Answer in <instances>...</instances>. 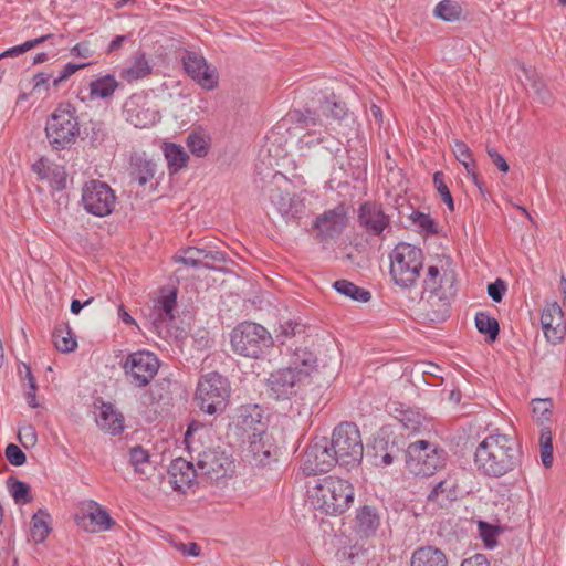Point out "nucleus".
<instances>
[{"instance_id":"nucleus-22","label":"nucleus","mask_w":566,"mask_h":566,"mask_svg":"<svg viewBox=\"0 0 566 566\" xmlns=\"http://www.w3.org/2000/svg\"><path fill=\"white\" fill-rule=\"evenodd\" d=\"M541 324L546 339L557 344L564 338L563 311L557 303L548 304L542 313Z\"/></svg>"},{"instance_id":"nucleus-34","label":"nucleus","mask_w":566,"mask_h":566,"mask_svg":"<svg viewBox=\"0 0 566 566\" xmlns=\"http://www.w3.org/2000/svg\"><path fill=\"white\" fill-rule=\"evenodd\" d=\"M52 337L55 348L61 353H70L77 347L76 338L69 324L64 323L56 326Z\"/></svg>"},{"instance_id":"nucleus-59","label":"nucleus","mask_w":566,"mask_h":566,"mask_svg":"<svg viewBox=\"0 0 566 566\" xmlns=\"http://www.w3.org/2000/svg\"><path fill=\"white\" fill-rule=\"evenodd\" d=\"M130 463L134 465L135 470L138 471L139 467L144 463H147L149 460L148 452L140 446L133 447L129 451Z\"/></svg>"},{"instance_id":"nucleus-23","label":"nucleus","mask_w":566,"mask_h":566,"mask_svg":"<svg viewBox=\"0 0 566 566\" xmlns=\"http://www.w3.org/2000/svg\"><path fill=\"white\" fill-rule=\"evenodd\" d=\"M170 475V483L175 491L186 492L195 482L199 474L198 468L195 469L193 464L182 458L175 459L168 469Z\"/></svg>"},{"instance_id":"nucleus-45","label":"nucleus","mask_w":566,"mask_h":566,"mask_svg":"<svg viewBox=\"0 0 566 566\" xmlns=\"http://www.w3.org/2000/svg\"><path fill=\"white\" fill-rule=\"evenodd\" d=\"M400 423L410 432H418L423 424V416L412 409L401 410L398 417Z\"/></svg>"},{"instance_id":"nucleus-29","label":"nucleus","mask_w":566,"mask_h":566,"mask_svg":"<svg viewBox=\"0 0 566 566\" xmlns=\"http://www.w3.org/2000/svg\"><path fill=\"white\" fill-rule=\"evenodd\" d=\"M177 304V292L176 290L169 291L168 294L163 295L156 303L154 311H155V319L153 324L156 328H159V326L164 323H170L175 318V307Z\"/></svg>"},{"instance_id":"nucleus-62","label":"nucleus","mask_w":566,"mask_h":566,"mask_svg":"<svg viewBox=\"0 0 566 566\" xmlns=\"http://www.w3.org/2000/svg\"><path fill=\"white\" fill-rule=\"evenodd\" d=\"M71 52L82 59H88L93 55V50L90 46L88 41H83L74 45Z\"/></svg>"},{"instance_id":"nucleus-26","label":"nucleus","mask_w":566,"mask_h":566,"mask_svg":"<svg viewBox=\"0 0 566 566\" xmlns=\"http://www.w3.org/2000/svg\"><path fill=\"white\" fill-rule=\"evenodd\" d=\"M157 165L153 160L140 155L132 157L129 169V177L132 181H136L138 185L145 186L155 177Z\"/></svg>"},{"instance_id":"nucleus-21","label":"nucleus","mask_w":566,"mask_h":566,"mask_svg":"<svg viewBox=\"0 0 566 566\" xmlns=\"http://www.w3.org/2000/svg\"><path fill=\"white\" fill-rule=\"evenodd\" d=\"M145 97L133 95L126 99L123 106L125 119L137 128H145L156 122V113L146 106Z\"/></svg>"},{"instance_id":"nucleus-54","label":"nucleus","mask_w":566,"mask_h":566,"mask_svg":"<svg viewBox=\"0 0 566 566\" xmlns=\"http://www.w3.org/2000/svg\"><path fill=\"white\" fill-rule=\"evenodd\" d=\"M90 132L87 133L90 143L94 147L101 146L107 138V128L103 122H91Z\"/></svg>"},{"instance_id":"nucleus-36","label":"nucleus","mask_w":566,"mask_h":566,"mask_svg":"<svg viewBox=\"0 0 566 566\" xmlns=\"http://www.w3.org/2000/svg\"><path fill=\"white\" fill-rule=\"evenodd\" d=\"M522 72L526 80L528 81V85L534 91L535 96L542 104H551L553 102V95L548 91L545 82L532 70L522 66Z\"/></svg>"},{"instance_id":"nucleus-52","label":"nucleus","mask_w":566,"mask_h":566,"mask_svg":"<svg viewBox=\"0 0 566 566\" xmlns=\"http://www.w3.org/2000/svg\"><path fill=\"white\" fill-rule=\"evenodd\" d=\"M51 36H52V34H45V35L39 36L36 39L25 41L24 43H22L20 45L10 48L7 51H4L3 53H0V60L4 56H18L31 49H34L35 46L43 43Z\"/></svg>"},{"instance_id":"nucleus-49","label":"nucleus","mask_w":566,"mask_h":566,"mask_svg":"<svg viewBox=\"0 0 566 566\" xmlns=\"http://www.w3.org/2000/svg\"><path fill=\"white\" fill-rule=\"evenodd\" d=\"M202 263L201 268L214 270V263H227L229 258L228 255L219 250H212L209 247H203V252L201 256Z\"/></svg>"},{"instance_id":"nucleus-24","label":"nucleus","mask_w":566,"mask_h":566,"mask_svg":"<svg viewBox=\"0 0 566 566\" xmlns=\"http://www.w3.org/2000/svg\"><path fill=\"white\" fill-rule=\"evenodd\" d=\"M237 426L248 434L249 439L266 433L262 409L256 405L241 407Z\"/></svg>"},{"instance_id":"nucleus-16","label":"nucleus","mask_w":566,"mask_h":566,"mask_svg":"<svg viewBox=\"0 0 566 566\" xmlns=\"http://www.w3.org/2000/svg\"><path fill=\"white\" fill-rule=\"evenodd\" d=\"M337 460L328 440L323 439L307 447L303 455L302 469L307 475H315L318 473L328 472Z\"/></svg>"},{"instance_id":"nucleus-47","label":"nucleus","mask_w":566,"mask_h":566,"mask_svg":"<svg viewBox=\"0 0 566 566\" xmlns=\"http://www.w3.org/2000/svg\"><path fill=\"white\" fill-rule=\"evenodd\" d=\"M433 184L438 191V193L441 197V200L447 205L450 211H454V202L452 195L449 190V187L447 186L444 181V175L442 171H437L433 175Z\"/></svg>"},{"instance_id":"nucleus-56","label":"nucleus","mask_w":566,"mask_h":566,"mask_svg":"<svg viewBox=\"0 0 566 566\" xmlns=\"http://www.w3.org/2000/svg\"><path fill=\"white\" fill-rule=\"evenodd\" d=\"M6 457L10 464L20 467L27 461L25 453L14 443H10L6 448Z\"/></svg>"},{"instance_id":"nucleus-28","label":"nucleus","mask_w":566,"mask_h":566,"mask_svg":"<svg viewBox=\"0 0 566 566\" xmlns=\"http://www.w3.org/2000/svg\"><path fill=\"white\" fill-rule=\"evenodd\" d=\"M97 424L102 430L116 436L124 430V417L112 403H103L97 418Z\"/></svg>"},{"instance_id":"nucleus-30","label":"nucleus","mask_w":566,"mask_h":566,"mask_svg":"<svg viewBox=\"0 0 566 566\" xmlns=\"http://www.w3.org/2000/svg\"><path fill=\"white\" fill-rule=\"evenodd\" d=\"M86 518L91 522L92 532L106 531L115 524L108 512L94 501L90 503V512L82 517L83 521Z\"/></svg>"},{"instance_id":"nucleus-25","label":"nucleus","mask_w":566,"mask_h":566,"mask_svg":"<svg viewBox=\"0 0 566 566\" xmlns=\"http://www.w3.org/2000/svg\"><path fill=\"white\" fill-rule=\"evenodd\" d=\"M410 566H449V560L442 549L426 545L413 551Z\"/></svg>"},{"instance_id":"nucleus-32","label":"nucleus","mask_w":566,"mask_h":566,"mask_svg":"<svg viewBox=\"0 0 566 566\" xmlns=\"http://www.w3.org/2000/svg\"><path fill=\"white\" fill-rule=\"evenodd\" d=\"M163 150L170 174H176L187 166L189 156L182 146L174 143H165Z\"/></svg>"},{"instance_id":"nucleus-57","label":"nucleus","mask_w":566,"mask_h":566,"mask_svg":"<svg viewBox=\"0 0 566 566\" xmlns=\"http://www.w3.org/2000/svg\"><path fill=\"white\" fill-rule=\"evenodd\" d=\"M18 437L24 448L33 447L38 441L35 429L31 424L20 428Z\"/></svg>"},{"instance_id":"nucleus-44","label":"nucleus","mask_w":566,"mask_h":566,"mask_svg":"<svg viewBox=\"0 0 566 566\" xmlns=\"http://www.w3.org/2000/svg\"><path fill=\"white\" fill-rule=\"evenodd\" d=\"M357 522L364 532H374L379 525V517L370 506H363L357 513Z\"/></svg>"},{"instance_id":"nucleus-4","label":"nucleus","mask_w":566,"mask_h":566,"mask_svg":"<svg viewBox=\"0 0 566 566\" xmlns=\"http://www.w3.org/2000/svg\"><path fill=\"white\" fill-rule=\"evenodd\" d=\"M232 350L243 357L259 359L273 346L271 334L260 324L243 322L231 332Z\"/></svg>"},{"instance_id":"nucleus-46","label":"nucleus","mask_w":566,"mask_h":566,"mask_svg":"<svg viewBox=\"0 0 566 566\" xmlns=\"http://www.w3.org/2000/svg\"><path fill=\"white\" fill-rule=\"evenodd\" d=\"M203 248L199 247H188L181 251L179 255L175 256L176 262H181L187 266H191L195 269L201 268V256H202Z\"/></svg>"},{"instance_id":"nucleus-5","label":"nucleus","mask_w":566,"mask_h":566,"mask_svg":"<svg viewBox=\"0 0 566 566\" xmlns=\"http://www.w3.org/2000/svg\"><path fill=\"white\" fill-rule=\"evenodd\" d=\"M390 275L401 287H411L420 276L423 252L410 243H398L390 253Z\"/></svg>"},{"instance_id":"nucleus-11","label":"nucleus","mask_w":566,"mask_h":566,"mask_svg":"<svg viewBox=\"0 0 566 566\" xmlns=\"http://www.w3.org/2000/svg\"><path fill=\"white\" fill-rule=\"evenodd\" d=\"M353 501L354 488L344 479L329 475L317 485L316 502L326 514H343Z\"/></svg>"},{"instance_id":"nucleus-18","label":"nucleus","mask_w":566,"mask_h":566,"mask_svg":"<svg viewBox=\"0 0 566 566\" xmlns=\"http://www.w3.org/2000/svg\"><path fill=\"white\" fill-rule=\"evenodd\" d=\"M186 73L202 88L213 90L218 84L214 69H211L206 59L195 52H187L182 57Z\"/></svg>"},{"instance_id":"nucleus-53","label":"nucleus","mask_w":566,"mask_h":566,"mask_svg":"<svg viewBox=\"0 0 566 566\" xmlns=\"http://www.w3.org/2000/svg\"><path fill=\"white\" fill-rule=\"evenodd\" d=\"M186 144L192 155L197 157H205L208 153V143L200 134L190 133L187 136Z\"/></svg>"},{"instance_id":"nucleus-35","label":"nucleus","mask_w":566,"mask_h":566,"mask_svg":"<svg viewBox=\"0 0 566 566\" xmlns=\"http://www.w3.org/2000/svg\"><path fill=\"white\" fill-rule=\"evenodd\" d=\"M318 111L327 119L342 120L347 115L346 105L336 99L335 95L324 96L319 101Z\"/></svg>"},{"instance_id":"nucleus-19","label":"nucleus","mask_w":566,"mask_h":566,"mask_svg":"<svg viewBox=\"0 0 566 566\" xmlns=\"http://www.w3.org/2000/svg\"><path fill=\"white\" fill-rule=\"evenodd\" d=\"M248 453L253 465L266 467L277 461L279 448L272 434L266 432L249 439Z\"/></svg>"},{"instance_id":"nucleus-58","label":"nucleus","mask_w":566,"mask_h":566,"mask_svg":"<svg viewBox=\"0 0 566 566\" xmlns=\"http://www.w3.org/2000/svg\"><path fill=\"white\" fill-rule=\"evenodd\" d=\"M505 292L506 284L502 279H496L488 285V294L496 303H500L503 300Z\"/></svg>"},{"instance_id":"nucleus-10","label":"nucleus","mask_w":566,"mask_h":566,"mask_svg":"<svg viewBox=\"0 0 566 566\" xmlns=\"http://www.w3.org/2000/svg\"><path fill=\"white\" fill-rule=\"evenodd\" d=\"M406 467L417 476H430L444 467L447 453L444 449L427 440H417L406 450Z\"/></svg>"},{"instance_id":"nucleus-63","label":"nucleus","mask_w":566,"mask_h":566,"mask_svg":"<svg viewBox=\"0 0 566 566\" xmlns=\"http://www.w3.org/2000/svg\"><path fill=\"white\" fill-rule=\"evenodd\" d=\"M52 77V74L40 72L33 76V90H40L44 87L45 91L49 88V81Z\"/></svg>"},{"instance_id":"nucleus-1","label":"nucleus","mask_w":566,"mask_h":566,"mask_svg":"<svg viewBox=\"0 0 566 566\" xmlns=\"http://www.w3.org/2000/svg\"><path fill=\"white\" fill-rule=\"evenodd\" d=\"M522 451L514 438L507 434H489L476 447L474 464L480 474L499 479L521 464Z\"/></svg>"},{"instance_id":"nucleus-7","label":"nucleus","mask_w":566,"mask_h":566,"mask_svg":"<svg viewBox=\"0 0 566 566\" xmlns=\"http://www.w3.org/2000/svg\"><path fill=\"white\" fill-rule=\"evenodd\" d=\"M230 392L229 380L221 374L211 371L200 377L195 399L201 411L217 415L226 410Z\"/></svg>"},{"instance_id":"nucleus-37","label":"nucleus","mask_w":566,"mask_h":566,"mask_svg":"<svg viewBox=\"0 0 566 566\" xmlns=\"http://www.w3.org/2000/svg\"><path fill=\"white\" fill-rule=\"evenodd\" d=\"M333 286L338 293L357 302L366 303L371 297L369 291L354 284L348 280H337L334 282Z\"/></svg>"},{"instance_id":"nucleus-42","label":"nucleus","mask_w":566,"mask_h":566,"mask_svg":"<svg viewBox=\"0 0 566 566\" xmlns=\"http://www.w3.org/2000/svg\"><path fill=\"white\" fill-rule=\"evenodd\" d=\"M8 486L10 494L17 504H25L32 501V496L30 494L31 489L28 483L9 478Z\"/></svg>"},{"instance_id":"nucleus-64","label":"nucleus","mask_w":566,"mask_h":566,"mask_svg":"<svg viewBox=\"0 0 566 566\" xmlns=\"http://www.w3.org/2000/svg\"><path fill=\"white\" fill-rule=\"evenodd\" d=\"M460 566H490V563L485 555L475 554L469 558H465Z\"/></svg>"},{"instance_id":"nucleus-20","label":"nucleus","mask_w":566,"mask_h":566,"mask_svg":"<svg viewBox=\"0 0 566 566\" xmlns=\"http://www.w3.org/2000/svg\"><path fill=\"white\" fill-rule=\"evenodd\" d=\"M290 123L295 125L296 129L306 132L308 136H317L316 142H323V128L325 127L318 108L305 111L293 109L286 115Z\"/></svg>"},{"instance_id":"nucleus-8","label":"nucleus","mask_w":566,"mask_h":566,"mask_svg":"<svg viewBox=\"0 0 566 566\" xmlns=\"http://www.w3.org/2000/svg\"><path fill=\"white\" fill-rule=\"evenodd\" d=\"M290 180L282 174H274L265 188L272 207L286 221H297L305 213L306 206L304 199L291 191Z\"/></svg>"},{"instance_id":"nucleus-15","label":"nucleus","mask_w":566,"mask_h":566,"mask_svg":"<svg viewBox=\"0 0 566 566\" xmlns=\"http://www.w3.org/2000/svg\"><path fill=\"white\" fill-rule=\"evenodd\" d=\"M347 210L343 203L319 214L313 228L321 242L338 238L347 226Z\"/></svg>"},{"instance_id":"nucleus-6","label":"nucleus","mask_w":566,"mask_h":566,"mask_svg":"<svg viewBox=\"0 0 566 566\" xmlns=\"http://www.w3.org/2000/svg\"><path fill=\"white\" fill-rule=\"evenodd\" d=\"M337 464L347 469L360 464L364 455V446L358 427L353 422H342L333 431L328 441Z\"/></svg>"},{"instance_id":"nucleus-3","label":"nucleus","mask_w":566,"mask_h":566,"mask_svg":"<svg viewBox=\"0 0 566 566\" xmlns=\"http://www.w3.org/2000/svg\"><path fill=\"white\" fill-rule=\"evenodd\" d=\"M316 368L315 355L305 349L297 348L289 363L270 375L269 388L275 399H289L296 394V387L304 382Z\"/></svg>"},{"instance_id":"nucleus-41","label":"nucleus","mask_w":566,"mask_h":566,"mask_svg":"<svg viewBox=\"0 0 566 566\" xmlns=\"http://www.w3.org/2000/svg\"><path fill=\"white\" fill-rule=\"evenodd\" d=\"M461 13V6L452 0H441L434 8V14L443 21H457Z\"/></svg>"},{"instance_id":"nucleus-33","label":"nucleus","mask_w":566,"mask_h":566,"mask_svg":"<svg viewBox=\"0 0 566 566\" xmlns=\"http://www.w3.org/2000/svg\"><path fill=\"white\" fill-rule=\"evenodd\" d=\"M151 67L146 59L145 53L138 52L135 55L134 62L129 67H125L120 72V77L127 82L144 78L150 74Z\"/></svg>"},{"instance_id":"nucleus-27","label":"nucleus","mask_w":566,"mask_h":566,"mask_svg":"<svg viewBox=\"0 0 566 566\" xmlns=\"http://www.w3.org/2000/svg\"><path fill=\"white\" fill-rule=\"evenodd\" d=\"M459 489L457 480L448 476L447 479L440 481L436 486L431 490L428 495L429 502H436L439 506L443 507L448 503H451L458 499Z\"/></svg>"},{"instance_id":"nucleus-13","label":"nucleus","mask_w":566,"mask_h":566,"mask_svg":"<svg viewBox=\"0 0 566 566\" xmlns=\"http://www.w3.org/2000/svg\"><path fill=\"white\" fill-rule=\"evenodd\" d=\"M82 203L87 213L102 218L114 211L116 196L106 182L91 180L82 189Z\"/></svg>"},{"instance_id":"nucleus-2","label":"nucleus","mask_w":566,"mask_h":566,"mask_svg":"<svg viewBox=\"0 0 566 566\" xmlns=\"http://www.w3.org/2000/svg\"><path fill=\"white\" fill-rule=\"evenodd\" d=\"M457 273L453 269L430 265L423 280L422 301L427 317L442 322L449 316L451 301L457 295Z\"/></svg>"},{"instance_id":"nucleus-38","label":"nucleus","mask_w":566,"mask_h":566,"mask_svg":"<svg viewBox=\"0 0 566 566\" xmlns=\"http://www.w3.org/2000/svg\"><path fill=\"white\" fill-rule=\"evenodd\" d=\"M119 83L113 75H105L90 83V93L92 97L108 98L111 97Z\"/></svg>"},{"instance_id":"nucleus-40","label":"nucleus","mask_w":566,"mask_h":566,"mask_svg":"<svg viewBox=\"0 0 566 566\" xmlns=\"http://www.w3.org/2000/svg\"><path fill=\"white\" fill-rule=\"evenodd\" d=\"M475 326L476 329L486 336L489 342H494L499 337L500 325L496 318L490 316L485 312H479L475 314Z\"/></svg>"},{"instance_id":"nucleus-48","label":"nucleus","mask_w":566,"mask_h":566,"mask_svg":"<svg viewBox=\"0 0 566 566\" xmlns=\"http://www.w3.org/2000/svg\"><path fill=\"white\" fill-rule=\"evenodd\" d=\"M410 219L415 226L421 229L427 234H436L438 232L436 221L428 213L413 211Z\"/></svg>"},{"instance_id":"nucleus-14","label":"nucleus","mask_w":566,"mask_h":566,"mask_svg":"<svg viewBox=\"0 0 566 566\" xmlns=\"http://www.w3.org/2000/svg\"><path fill=\"white\" fill-rule=\"evenodd\" d=\"M197 468L200 475L218 481L234 471V462L224 449L217 447L199 453Z\"/></svg>"},{"instance_id":"nucleus-55","label":"nucleus","mask_w":566,"mask_h":566,"mask_svg":"<svg viewBox=\"0 0 566 566\" xmlns=\"http://www.w3.org/2000/svg\"><path fill=\"white\" fill-rule=\"evenodd\" d=\"M280 334L276 335V338L284 343L287 338L294 337L296 335L303 334L305 332V327L303 324L294 321H286L280 326Z\"/></svg>"},{"instance_id":"nucleus-61","label":"nucleus","mask_w":566,"mask_h":566,"mask_svg":"<svg viewBox=\"0 0 566 566\" xmlns=\"http://www.w3.org/2000/svg\"><path fill=\"white\" fill-rule=\"evenodd\" d=\"M486 153L491 158L492 163L499 168L502 172H507L510 167L505 158L497 153V150L493 147H488Z\"/></svg>"},{"instance_id":"nucleus-60","label":"nucleus","mask_w":566,"mask_h":566,"mask_svg":"<svg viewBox=\"0 0 566 566\" xmlns=\"http://www.w3.org/2000/svg\"><path fill=\"white\" fill-rule=\"evenodd\" d=\"M87 64H74V63H67L64 65L63 70L59 74L57 77L53 78V86L59 87V85L66 81L70 76H72L77 70L85 67Z\"/></svg>"},{"instance_id":"nucleus-43","label":"nucleus","mask_w":566,"mask_h":566,"mask_svg":"<svg viewBox=\"0 0 566 566\" xmlns=\"http://www.w3.org/2000/svg\"><path fill=\"white\" fill-rule=\"evenodd\" d=\"M539 444L542 463L545 468H551L553 464V443L549 428L544 427L541 429Z\"/></svg>"},{"instance_id":"nucleus-12","label":"nucleus","mask_w":566,"mask_h":566,"mask_svg":"<svg viewBox=\"0 0 566 566\" xmlns=\"http://www.w3.org/2000/svg\"><path fill=\"white\" fill-rule=\"evenodd\" d=\"M125 376L136 387L147 386L157 375L159 360L148 350L130 353L122 363Z\"/></svg>"},{"instance_id":"nucleus-9","label":"nucleus","mask_w":566,"mask_h":566,"mask_svg":"<svg viewBox=\"0 0 566 566\" xmlns=\"http://www.w3.org/2000/svg\"><path fill=\"white\" fill-rule=\"evenodd\" d=\"M45 133L54 149L61 150L71 147L80 135L75 109L70 104L60 105L48 118Z\"/></svg>"},{"instance_id":"nucleus-50","label":"nucleus","mask_w":566,"mask_h":566,"mask_svg":"<svg viewBox=\"0 0 566 566\" xmlns=\"http://www.w3.org/2000/svg\"><path fill=\"white\" fill-rule=\"evenodd\" d=\"M534 417L541 423L548 421L552 416L553 401L548 398H536L532 400Z\"/></svg>"},{"instance_id":"nucleus-31","label":"nucleus","mask_w":566,"mask_h":566,"mask_svg":"<svg viewBox=\"0 0 566 566\" xmlns=\"http://www.w3.org/2000/svg\"><path fill=\"white\" fill-rule=\"evenodd\" d=\"M373 450V463L380 468L392 464L399 452L398 447L394 443L389 444V442L384 439L375 441Z\"/></svg>"},{"instance_id":"nucleus-17","label":"nucleus","mask_w":566,"mask_h":566,"mask_svg":"<svg viewBox=\"0 0 566 566\" xmlns=\"http://www.w3.org/2000/svg\"><path fill=\"white\" fill-rule=\"evenodd\" d=\"M357 221L364 231L374 237H382L390 229V217L375 201H365L359 206Z\"/></svg>"},{"instance_id":"nucleus-51","label":"nucleus","mask_w":566,"mask_h":566,"mask_svg":"<svg viewBox=\"0 0 566 566\" xmlns=\"http://www.w3.org/2000/svg\"><path fill=\"white\" fill-rule=\"evenodd\" d=\"M452 150L457 159L464 166L467 171H470L471 166H475L471 150L465 143L455 139L452 146Z\"/></svg>"},{"instance_id":"nucleus-39","label":"nucleus","mask_w":566,"mask_h":566,"mask_svg":"<svg viewBox=\"0 0 566 566\" xmlns=\"http://www.w3.org/2000/svg\"><path fill=\"white\" fill-rule=\"evenodd\" d=\"M50 515L39 510L31 520V537L35 543H42L50 534Z\"/></svg>"}]
</instances>
